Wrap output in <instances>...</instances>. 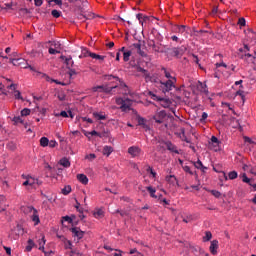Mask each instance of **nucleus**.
Masks as SVG:
<instances>
[{
	"label": "nucleus",
	"mask_w": 256,
	"mask_h": 256,
	"mask_svg": "<svg viewBox=\"0 0 256 256\" xmlns=\"http://www.w3.org/2000/svg\"><path fill=\"white\" fill-rule=\"evenodd\" d=\"M146 189L150 193V197H152L153 199H157V195H155V193H157V190H155V188H153L152 186H148L146 187Z\"/></svg>",
	"instance_id": "b1692460"
},
{
	"label": "nucleus",
	"mask_w": 256,
	"mask_h": 256,
	"mask_svg": "<svg viewBox=\"0 0 256 256\" xmlns=\"http://www.w3.org/2000/svg\"><path fill=\"white\" fill-rule=\"evenodd\" d=\"M90 57L92 59H98L99 61H103L105 59V56H101V55H98V54H95V53L90 54Z\"/></svg>",
	"instance_id": "c9c22d12"
},
{
	"label": "nucleus",
	"mask_w": 256,
	"mask_h": 256,
	"mask_svg": "<svg viewBox=\"0 0 256 256\" xmlns=\"http://www.w3.org/2000/svg\"><path fill=\"white\" fill-rule=\"evenodd\" d=\"M244 141L245 143H250V145H255V142L248 136H244Z\"/></svg>",
	"instance_id": "4d7b16f0"
},
{
	"label": "nucleus",
	"mask_w": 256,
	"mask_h": 256,
	"mask_svg": "<svg viewBox=\"0 0 256 256\" xmlns=\"http://www.w3.org/2000/svg\"><path fill=\"white\" fill-rule=\"evenodd\" d=\"M12 121H14V123H23V119H21V116H15Z\"/></svg>",
	"instance_id": "6e6d98bb"
},
{
	"label": "nucleus",
	"mask_w": 256,
	"mask_h": 256,
	"mask_svg": "<svg viewBox=\"0 0 256 256\" xmlns=\"http://www.w3.org/2000/svg\"><path fill=\"white\" fill-rule=\"evenodd\" d=\"M39 251H43V253L45 252V237H42L39 241Z\"/></svg>",
	"instance_id": "bb28decb"
},
{
	"label": "nucleus",
	"mask_w": 256,
	"mask_h": 256,
	"mask_svg": "<svg viewBox=\"0 0 256 256\" xmlns=\"http://www.w3.org/2000/svg\"><path fill=\"white\" fill-rule=\"evenodd\" d=\"M92 115L98 121H105V119H107V116L105 114H103V113L93 112Z\"/></svg>",
	"instance_id": "aec40b11"
},
{
	"label": "nucleus",
	"mask_w": 256,
	"mask_h": 256,
	"mask_svg": "<svg viewBox=\"0 0 256 256\" xmlns=\"http://www.w3.org/2000/svg\"><path fill=\"white\" fill-rule=\"evenodd\" d=\"M128 153L131 157H139L141 155V148L139 146H131L128 148Z\"/></svg>",
	"instance_id": "9d476101"
},
{
	"label": "nucleus",
	"mask_w": 256,
	"mask_h": 256,
	"mask_svg": "<svg viewBox=\"0 0 256 256\" xmlns=\"http://www.w3.org/2000/svg\"><path fill=\"white\" fill-rule=\"evenodd\" d=\"M116 105H119V109L123 112L131 111V107L133 106V100L129 98L116 97L115 98Z\"/></svg>",
	"instance_id": "f257e3e1"
},
{
	"label": "nucleus",
	"mask_w": 256,
	"mask_h": 256,
	"mask_svg": "<svg viewBox=\"0 0 256 256\" xmlns=\"http://www.w3.org/2000/svg\"><path fill=\"white\" fill-rule=\"evenodd\" d=\"M10 63H13L14 65H21V63H23V59H10Z\"/></svg>",
	"instance_id": "37998d69"
},
{
	"label": "nucleus",
	"mask_w": 256,
	"mask_h": 256,
	"mask_svg": "<svg viewBox=\"0 0 256 256\" xmlns=\"http://www.w3.org/2000/svg\"><path fill=\"white\" fill-rule=\"evenodd\" d=\"M17 84H11V85H9L8 87H7V89H13V91H14V97H15V99H21V100H23V97L21 96V92L19 91V90H17Z\"/></svg>",
	"instance_id": "f8f14e48"
},
{
	"label": "nucleus",
	"mask_w": 256,
	"mask_h": 256,
	"mask_svg": "<svg viewBox=\"0 0 256 256\" xmlns=\"http://www.w3.org/2000/svg\"><path fill=\"white\" fill-rule=\"evenodd\" d=\"M154 101H159L161 107H164V109H167L171 107V100L169 98H161L157 95H153Z\"/></svg>",
	"instance_id": "39448f33"
},
{
	"label": "nucleus",
	"mask_w": 256,
	"mask_h": 256,
	"mask_svg": "<svg viewBox=\"0 0 256 256\" xmlns=\"http://www.w3.org/2000/svg\"><path fill=\"white\" fill-rule=\"evenodd\" d=\"M193 165L194 167H196V169H200L203 173L207 171V167L203 165V162H201V160H198L197 162H193Z\"/></svg>",
	"instance_id": "6ab92c4d"
},
{
	"label": "nucleus",
	"mask_w": 256,
	"mask_h": 256,
	"mask_svg": "<svg viewBox=\"0 0 256 256\" xmlns=\"http://www.w3.org/2000/svg\"><path fill=\"white\" fill-rule=\"evenodd\" d=\"M85 159H88V161H93V160L97 159V155L88 154V155H86Z\"/></svg>",
	"instance_id": "09e8293b"
},
{
	"label": "nucleus",
	"mask_w": 256,
	"mask_h": 256,
	"mask_svg": "<svg viewBox=\"0 0 256 256\" xmlns=\"http://www.w3.org/2000/svg\"><path fill=\"white\" fill-rule=\"evenodd\" d=\"M78 19L80 21H85L86 19H89V17H87V15H85V14H79Z\"/></svg>",
	"instance_id": "680f3d73"
},
{
	"label": "nucleus",
	"mask_w": 256,
	"mask_h": 256,
	"mask_svg": "<svg viewBox=\"0 0 256 256\" xmlns=\"http://www.w3.org/2000/svg\"><path fill=\"white\" fill-rule=\"evenodd\" d=\"M131 51H126L123 53V59L125 62L129 61V57H131Z\"/></svg>",
	"instance_id": "a19ab883"
},
{
	"label": "nucleus",
	"mask_w": 256,
	"mask_h": 256,
	"mask_svg": "<svg viewBox=\"0 0 256 256\" xmlns=\"http://www.w3.org/2000/svg\"><path fill=\"white\" fill-rule=\"evenodd\" d=\"M68 70H69L68 71V75H69L70 79H73V76L77 75V71L75 69H73V68H70Z\"/></svg>",
	"instance_id": "79ce46f5"
},
{
	"label": "nucleus",
	"mask_w": 256,
	"mask_h": 256,
	"mask_svg": "<svg viewBox=\"0 0 256 256\" xmlns=\"http://www.w3.org/2000/svg\"><path fill=\"white\" fill-rule=\"evenodd\" d=\"M197 89L200 93H205V95L209 93V90L207 89V84H204L201 81L198 82Z\"/></svg>",
	"instance_id": "2eb2a0df"
},
{
	"label": "nucleus",
	"mask_w": 256,
	"mask_h": 256,
	"mask_svg": "<svg viewBox=\"0 0 256 256\" xmlns=\"http://www.w3.org/2000/svg\"><path fill=\"white\" fill-rule=\"evenodd\" d=\"M148 47H151L155 53H163L161 44H156L154 40L148 41Z\"/></svg>",
	"instance_id": "9b49d317"
},
{
	"label": "nucleus",
	"mask_w": 256,
	"mask_h": 256,
	"mask_svg": "<svg viewBox=\"0 0 256 256\" xmlns=\"http://www.w3.org/2000/svg\"><path fill=\"white\" fill-rule=\"evenodd\" d=\"M60 165H62V167L68 168L71 167V162L67 158H62L60 160Z\"/></svg>",
	"instance_id": "393cba45"
},
{
	"label": "nucleus",
	"mask_w": 256,
	"mask_h": 256,
	"mask_svg": "<svg viewBox=\"0 0 256 256\" xmlns=\"http://www.w3.org/2000/svg\"><path fill=\"white\" fill-rule=\"evenodd\" d=\"M166 181L167 183H170V185H172L173 187H175V185H179V181L177 180V177H175V175L166 176Z\"/></svg>",
	"instance_id": "4468645a"
},
{
	"label": "nucleus",
	"mask_w": 256,
	"mask_h": 256,
	"mask_svg": "<svg viewBox=\"0 0 256 256\" xmlns=\"http://www.w3.org/2000/svg\"><path fill=\"white\" fill-rule=\"evenodd\" d=\"M13 8V2L5 3L1 9H12Z\"/></svg>",
	"instance_id": "3c124183"
},
{
	"label": "nucleus",
	"mask_w": 256,
	"mask_h": 256,
	"mask_svg": "<svg viewBox=\"0 0 256 256\" xmlns=\"http://www.w3.org/2000/svg\"><path fill=\"white\" fill-rule=\"evenodd\" d=\"M99 89H101L102 91H104L105 86H103V85L94 86V87L92 88V91H93L94 93H97V91H99Z\"/></svg>",
	"instance_id": "8fccbe9b"
},
{
	"label": "nucleus",
	"mask_w": 256,
	"mask_h": 256,
	"mask_svg": "<svg viewBox=\"0 0 256 256\" xmlns=\"http://www.w3.org/2000/svg\"><path fill=\"white\" fill-rule=\"evenodd\" d=\"M238 25H240V27H245L246 25L245 18H239Z\"/></svg>",
	"instance_id": "13d9d810"
},
{
	"label": "nucleus",
	"mask_w": 256,
	"mask_h": 256,
	"mask_svg": "<svg viewBox=\"0 0 256 256\" xmlns=\"http://www.w3.org/2000/svg\"><path fill=\"white\" fill-rule=\"evenodd\" d=\"M93 52H90L87 48H82V54L79 56V59H83V57H91Z\"/></svg>",
	"instance_id": "5701e85b"
},
{
	"label": "nucleus",
	"mask_w": 256,
	"mask_h": 256,
	"mask_svg": "<svg viewBox=\"0 0 256 256\" xmlns=\"http://www.w3.org/2000/svg\"><path fill=\"white\" fill-rule=\"evenodd\" d=\"M212 237H213V234H211V232L207 231L205 233V236L203 237V241L204 242L211 241Z\"/></svg>",
	"instance_id": "473e14b6"
},
{
	"label": "nucleus",
	"mask_w": 256,
	"mask_h": 256,
	"mask_svg": "<svg viewBox=\"0 0 256 256\" xmlns=\"http://www.w3.org/2000/svg\"><path fill=\"white\" fill-rule=\"evenodd\" d=\"M117 87H119L118 85H116V86H112V87H110V88H105L104 87V93H113V89H117Z\"/></svg>",
	"instance_id": "c03bdc74"
},
{
	"label": "nucleus",
	"mask_w": 256,
	"mask_h": 256,
	"mask_svg": "<svg viewBox=\"0 0 256 256\" xmlns=\"http://www.w3.org/2000/svg\"><path fill=\"white\" fill-rule=\"evenodd\" d=\"M77 179L82 185H87V183H89V178H87V175L85 174H78Z\"/></svg>",
	"instance_id": "a211bd4d"
},
{
	"label": "nucleus",
	"mask_w": 256,
	"mask_h": 256,
	"mask_svg": "<svg viewBox=\"0 0 256 256\" xmlns=\"http://www.w3.org/2000/svg\"><path fill=\"white\" fill-rule=\"evenodd\" d=\"M193 221V216H186L183 218L184 223H191Z\"/></svg>",
	"instance_id": "bf43d9fd"
},
{
	"label": "nucleus",
	"mask_w": 256,
	"mask_h": 256,
	"mask_svg": "<svg viewBox=\"0 0 256 256\" xmlns=\"http://www.w3.org/2000/svg\"><path fill=\"white\" fill-rule=\"evenodd\" d=\"M183 171H185V173H189V175H193V171H191V168L187 165L182 166Z\"/></svg>",
	"instance_id": "a18cd8bd"
},
{
	"label": "nucleus",
	"mask_w": 256,
	"mask_h": 256,
	"mask_svg": "<svg viewBox=\"0 0 256 256\" xmlns=\"http://www.w3.org/2000/svg\"><path fill=\"white\" fill-rule=\"evenodd\" d=\"M104 215V212L102 209H97L95 212H94V217L96 219H101V217H103Z\"/></svg>",
	"instance_id": "c756f323"
},
{
	"label": "nucleus",
	"mask_w": 256,
	"mask_h": 256,
	"mask_svg": "<svg viewBox=\"0 0 256 256\" xmlns=\"http://www.w3.org/2000/svg\"><path fill=\"white\" fill-rule=\"evenodd\" d=\"M163 144L167 147L168 151H171V153H176V155H179V149H177V146L171 143V141H166L163 143L161 142L159 146L160 149L164 148Z\"/></svg>",
	"instance_id": "423d86ee"
},
{
	"label": "nucleus",
	"mask_w": 256,
	"mask_h": 256,
	"mask_svg": "<svg viewBox=\"0 0 256 256\" xmlns=\"http://www.w3.org/2000/svg\"><path fill=\"white\" fill-rule=\"evenodd\" d=\"M48 53H49L50 55H57V53H61V51L56 50V49H54V48H49Z\"/></svg>",
	"instance_id": "5fc2aeb1"
},
{
	"label": "nucleus",
	"mask_w": 256,
	"mask_h": 256,
	"mask_svg": "<svg viewBox=\"0 0 256 256\" xmlns=\"http://www.w3.org/2000/svg\"><path fill=\"white\" fill-rule=\"evenodd\" d=\"M40 145H41V147H49V138L42 137L40 139Z\"/></svg>",
	"instance_id": "cd10ccee"
},
{
	"label": "nucleus",
	"mask_w": 256,
	"mask_h": 256,
	"mask_svg": "<svg viewBox=\"0 0 256 256\" xmlns=\"http://www.w3.org/2000/svg\"><path fill=\"white\" fill-rule=\"evenodd\" d=\"M28 181H29V186L33 187L35 185V178L33 177H27Z\"/></svg>",
	"instance_id": "052dcab7"
},
{
	"label": "nucleus",
	"mask_w": 256,
	"mask_h": 256,
	"mask_svg": "<svg viewBox=\"0 0 256 256\" xmlns=\"http://www.w3.org/2000/svg\"><path fill=\"white\" fill-rule=\"evenodd\" d=\"M60 59L64 61V63L66 64V69H71L73 68V65H75V62L73 61V57L71 56L61 55Z\"/></svg>",
	"instance_id": "6e6552de"
},
{
	"label": "nucleus",
	"mask_w": 256,
	"mask_h": 256,
	"mask_svg": "<svg viewBox=\"0 0 256 256\" xmlns=\"http://www.w3.org/2000/svg\"><path fill=\"white\" fill-rule=\"evenodd\" d=\"M102 153H103V155H106V157H109V155H111V153H113V147L104 146Z\"/></svg>",
	"instance_id": "412c9836"
},
{
	"label": "nucleus",
	"mask_w": 256,
	"mask_h": 256,
	"mask_svg": "<svg viewBox=\"0 0 256 256\" xmlns=\"http://www.w3.org/2000/svg\"><path fill=\"white\" fill-rule=\"evenodd\" d=\"M52 17H54L55 19H59V17H61V12L58 10H52L51 12Z\"/></svg>",
	"instance_id": "4c0bfd02"
},
{
	"label": "nucleus",
	"mask_w": 256,
	"mask_h": 256,
	"mask_svg": "<svg viewBox=\"0 0 256 256\" xmlns=\"http://www.w3.org/2000/svg\"><path fill=\"white\" fill-rule=\"evenodd\" d=\"M143 77L145 78L146 83L151 81L153 83V81H155V79H153V77H151V74H149V71L145 70V72L143 73Z\"/></svg>",
	"instance_id": "a878e982"
},
{
	"label": "nucleus",
	"mask_w": 256,
	"mask_h": 256,
	"mask_svg": "<svg viewBox=\"0 0 256 256\" xmlns=\"http://www.w3.org/2000/svg\"><path fill=\"white\" fill-rule=\"evenodd\" d=\"M82 119V121H86L87 123H93V119H91V118H87V117H82L81 118Z\"/></svg>",
	"instance_id": "774afa93"
},
{
	"label": "nucleus",
	"mask_w": 256,
	"mask_h": 256,
	"mask_svg": "<svg viewBox=\"0 0 256 256\" xmlns=\"http://www.w3.org/2000/svg\"><path fill=\"white\" fill-rule=\"evenodd\" d=\"M242 181H243V183H249L251 185V179H249L247 177V174H245V173L242 175Z\"/></svg>",
	"instance_id": "de8ad7c7"
},
{
	"label": "nucleus",
	"mask_w": 256,
	"mask_h": 256,
	"mask_svg": "<svg viewBox=\"0 0 256 256\" xmlns=\"http://www.w3.org/2000/svg\"><path fill=\"white\" fill-rule=\"evenodd\" d=\"M28 115H31V109H29V108H24V109L21 111V117H27Z\"/></svg>",
	"instance_id": "72a5a7b5"
},
{
	"label": "nucleus",
	"mask_w": 256,
	"mask_h": 256,
	"mask_svg": "<svg viewBox=\"0 0 256 256\" xmlns=\"http://www.w3.org/2000/svg\"><path fill=\"white\" fill-rule=\"evenodd\" d=\"M70 231L73 234V237H77V239H83V237H85V232L79 227L71 228Z\"/></svg>",
	"instance_id": "1a4fd4ad"
},
{
	"label": "nucleus",
	"mask_w": 256,
	"mask_h": 256,
	"mask_svg": "<svg viewBox=\"0 0 256 256\" xmlns=\"http://www.w3.org/2000/svg\"><path fill=\"white\" fill-rule=\"evenodd\" d=\"M89 135H91L92 137H95V136H97V137H101V134H99V132H97V131H91V132H88V133H85V136L86 137H89Z\"/></svg>",
	"instance_id": "e433bc0d"
},
{
	"label": "nucleus",
	"mask_w": 256,
	"mask_h": 256,
	"mask_svg": "<svg viewBox=\"0 0 256 256\" xmlns=\"http://www.w3.org/2000/svg\"><path fill=\"white\" fill-rule=\"evenodd\" d=\"M141 45H142V43H141V41H139L138 43H134L133 47H134V49H137L138 55H141V57H146L147 54H145V52L143 50H141Z\"/></svg>",
	"instance_id": "dca6fc26"
},
{
	"label": "nucleus",
	"mask_w": 256,
	"mask_h": 256,
	"mask_svg": "<svg viewBox=\"0 0 256 256\" xmlns=\"http://www.w3.org/2000/svg\"><path fill=\"white\" fill-rule=\"evenodd\" d=\"M177 83V78H172L171 80H167L165 82H159V88L162 90V93H169V91H173L175 89V85Z\"/></svg>",
	"instance_id": "f03ea898"
},
{
	"label": "nucleus",
	"mask_w": 256,
	"mask_h": 256,
	"mask_svg": "<svg viewBox=\"0 0 256 256\" xmlns=\"http://www.w3.org/2000/svg\"><path fill=\"white\" fill-rule=\"evenodd\" d=\"M218 249H219V241L218 240L211 241L210 253H212V255H217Z\"/></svg>",
	"instance_id": "ddd939ff"
},
{
	"label": "nucleus",
	"mask_w": 256,
	"mask_h": 256,
	"mask_svg": "<svg viewBox=\"0 0 256 256\" xmlns=\"http://www.w3.org/2000/svg\"><path fill=\"white\" fill-rule=\"evenodd\" d=\"M218 11H219V7L214 6V7L212 8L211 15H216Z\"/></svg>",
	"instance_id": "69168bd1"
},
{
	"label": "nucleus",
	"mask_w": 256,
	"mask_h": 256,
	"mask_svg": "<svg viewBox=\"0 0 256 256\" xmlns=\"http://www.w3.org/2000/svg\"><path fill=\"white\" fill-rule=\"evenodd\" d=\"M64 248L65 249H70L72 251L73 243H71L70 240L64 239Z\"/></svg>",
	"instance_id": "7c9ffc66"
},
{
	"label": "nucleus",
	"mask_w": 256,
	"mask_h": 256,
	"mask_svg": "<svg viewBox=\"0 0 256 256\" xmlns=\"http://www.w3.org/2000/svg\"><path fill=\"white\" fill-rule=\"evenodd\" d=\"M238 177V174H237V171H231L228 173V178L233 181V179H237Z\"/></svg>",
	"instance_id": "2f4dec72"
},
{
	"label": "nucleus",
	"mask_w": 256,
	"mask_h": 256,
	"mask_svg": "<svg viewBox=\"0 0 256 256\" xmlns=\"http://www.w3.org/2000/svg\"><path fill=\"white\" fill-rule=\"evenodd\" d=\"M167 117V112H165V110H161L159 112H156L155 115L153 116L154 121H156V123H163V121H165V118Z\"/></svg>",
	"instance_id": "0eeeda50"
},
{
	"label": "nucleus",
	"mask_w": 256,
	"mask_h": 256,
	"mask_svg": "<svg viewBox=\"0 0 256 256\" xmlns=\"http://www.w3.org/2000/svg\"><path fill=\"white\" fill-rule=\"evenodd\" d=\"M35 247V242H33V240L29 239L28 240V245L26 246L25 250L27 252L32 251V249Z\"/></svg>",
	"instance_id": "c85d7f7f"
},
{
	"label": "nucleus",
	"mask_w": 256,
	"mask_h": 256,
	"mask_svg": "<svg viewBox=\"0 0 256 256\" xmlns=\"http://www.w3.org/2000/svg\"><path fill=\"white\" fill-rule=\"evenodd\" d=\"M210 193L216 197V199H219V197H221V192L217 191V190H211Z\"/></svg>",
	"instance_id": "49530a36"
},
{
	"label": "nucleus",
	"mask_w": 256,
	"mask_h": 256,
	"mask_svg": "<svg viewBox=\"0 0 256 256\" xmlns=\"http://www.w3.org/2000/svg\"><path fill=\"white\" fill-rule=\"evenodd\" d=\"M236 95H239L240 97H242V99H245V92L243 90H238L236 92Z\"/></svg>",
	"instance_id": "0e129e2a"
},
{
	"label": "nucleus",
	"mask_w": 256,
	"mask_h": 256,
	"mask_svg": "<svg viewBox=\"0 0 256 256\" xmlns=\"http://www.w3.org/2000/svg\"><path fill=\"white\" fill-rule=\"evenodd\" d=\"M42 197H44L45 199H47L50 203H53V201H55V199L53 198V196H47L46 194H43V192L41 193Z\"/></svg>",
	"instance_id": "603ef678"
},
{
	"label": "nucleus",
	"mask_w": 256,
	"mask_h": 256,
	"mask_svg": "<svg viewBox=\"0 0 256 256\" xmlns=\"http://www.w3.org/2000/svg\"><path fill=\"white\" fill-rule=\"evenodd\" d=\"M24 213L30 214V217L35 225H39L41 220L39 219V212L33 206H27L24 208Z\"/></svg>",
	"instance_id": "7ed1b4c3"
},
{
	"label": "nucleus",
	"mask_w": 256,
	"mask_h": 256,
	"mask_svg": "<svg viewBox=\"0 0 256 256\" xmlns=\"http://www.w3.org/2000/svg\"><path fill=\"white\" fill-rule=\"evenodd\" d=\"M34 5L36 7H41V5H43V0H34Z\"/></svg>",
	"instance_id": "e2e57ef3"
},
{
	"label": "nucleus",
	"mask_w": 256,
	"mask_h": 256,
	"mask_svg": "<svg viewBox=\"0 0 256 256\" xmlns=\"http://www.w3.org/2000/svg\"><path fill=\"white\" fill-rule=\"evenodd\" d=\"M108 81H111L112 79H116V81L119 82L120 87H127V84L123 82L118 76L108 75L106 76Z\"/></svg>",
	"instance_id": "f3484780"
},
{
	"label": "nucleus",
	"mask_w": 256,
	"mask_h": 256,
	"mask_svg": "<svg viewBox=\"0 0 256 256\" xmlns=\"http://www.w3.org/2000/svg\"><path fill=\"white\" fill-rule=\"evenodd\" d=\"M48 146H49L51 149H53L54 147H57V141H55V140L49 141V140H48Z\"/></svg>",
	"instance_id": "864d4df0"
},
{
	"label": "nucleus",
	"mask_w": 256,
	"mask_h": 256,
	"mask_svg": "<svg viewBox=\"0 0 256 256\" xmlns=\"http://www.w3.org/2000/svg\"><path fill=\"white\" fill-rule=\"evenodd\" d=\"M211 141H212L213 143H215L216 145H219V139H218L217 137L212 136V137H211Z\"/></svg>",
	"instance_id": "338daca9"
},
{
	"label": "nucleus",
	"mask_w": 256,
	"mask_h": 256,
	"mask_svg": "<svg viewBox=\"0 0 256 256\" xmlns=\"http://www.w3.org/2000/svg\"><path fill=\"white\" fill-rule=\"evenodd\" d=\"M187 52L186 46L174 47L170 49V55L176 57V59H181L182 55H185Z\"/></svg>",
	"instance_id": "20e7f679"
},
{
	"label": "nucleus",
	"mask_w": 256,
	"mask_h": 256,
	"mask_svg": "<svg viewBox=\"0 0 256 256\" xmlns=\"http://www.w3.org/2000/svg\"><path fill=\"white\" fill-rule=\"evenodd\" d=\"M70 256H82L81 252H79L77 249H72L69 253Z\"/></svg>",
	"instance_id": "ea45409f"
},
{
	"label": "nucleus",
	"mask_w": 256,
	"mask_h": 256,
	"mask_svg": "<svg viewBox=\"0 0 256 256\" xmlns=\"http://www.w3.org/2000/svg\"><path fill=\"white\" fill-rule=\"evenodd\" d=\"M69 193H71V187L68 185V186H65V187L62 189V194H63V195H69Z\"/></svg>",
	"instance_id": "58836bf2"
},
{
	"label": "nucleus",
	"mask_w": 256,
	"mask_h": 256,
	"mask_svg": "<svg viewBox=\"0 0 256 256\" xmlns=\"http://www.w3.org/2000/svg\"><path fill=\"white\" fill-rule=\"evenodd\" d=\"M185 31H187V26L185 25L177 26V33L183 34L185 33Z\"/></svg>",
	"instance_id": "f704fd0d"
},
{
	"label": "nucleus",
	"mask_w": 256,
	"mask_h": 256,
	"mask_svg": "<svg viewBox=\"0 0 256 256\" xmlns=\"http://www.w3.org/2000/svg\"><path fill=\"white\" fill-rule=\"evenodd\" d=\"M162 71L164 72V76L166 77V79H168V81H171L172 79H177L175 76L171 75V72H169L167 68H162Z\"/></svg>",
	"instance_id": "4be33fe9"
}]
</instances>
